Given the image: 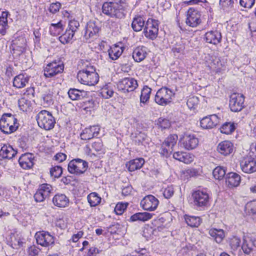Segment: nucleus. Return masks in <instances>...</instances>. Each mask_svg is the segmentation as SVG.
Returning a JSON list of instances; mask_svg holds the SVG:
<instances>
[{"label": "nucleus", "instance_id": "nucleus-57", "mask_svg": "<svg viewBox=\"0 0 256 256\" xmlns=\"http://www.w3.org/2000/svg\"><path fill=\"white\" fill-rule=\"evenodd\" d=\"M255 0H240L241 6L246 8H251L254 4Z\"/></svg>", "mask_w": 256, "mask_h": 256}, {"label": "nucleus", "instance_id": "nucleus-60", "mask_svg": "<svg viewBox=\"0 0 256 256\" xmlns=\"http://www.w3.org/2000/svg\"><path fill=\"white\" fill-rule=\"evenodd\" d=\"M92 147L96 152H101L103 150V144L100 140L94 142Z\"/></svg>", "mask_w": 256, "mask_h": 256}, {"label": "nucleus", "instance_id": "nucleus-53", "mask_svg": "<svg viewBox=\"0 0 256 256\" xmlns=\"http://www.w3.org/2000/svg\"><path fill=\"white\" fill-rule=\"evenodd\" d=\"M80 26V23L78 20H70L68 23V30L75 33L77 31Z\"/></svg>", "mask_w": 256, "mask_h": 256}, {"label": "nucleus", "instance_id": "nucleus-28", "mask_svg": "<svg viewBox=\"0 0 256 256\" xmlns=\"http://www.w3.org/2000/svg\"><path fill=\"white\" fill-rule=\"evenodd\" d=\"M145 25V20L142 16L136 15L134 18L132 27L135 32L142 30Z\"/></svg>", "mask_w": 256, "mask_h": 256}, {"label": "nucleus", "instance_id": "nucleus-58", "mask_svg": "<svg viewBox=\"0 0 256 256\" xmlns=\"http://www.w3.org/2000/svg\"><path fill=\"white\" fill-rule=\"evenodd\" d=\"M60 6L61 4L60 2L52 3L50 5L49 10L50 12L55 14L59 10Z\"/></svg>", "mask_w": 256, "mask_h": 256}, {"label": "nucleus", "instance_id": "nucleus-21", "mask_svg": "<svg viewBox=\"0 0 256 256\" xmlns=\"http://www.w3.org/2000/svg\"><path fill=\"white\" fill-rule=\"evenodd\" d=\"M233 144L230 141L224 140L220 142L217 147L218 151L224 156H228L234 151Z\"/></svg>", "mask_w": 256, "mask_h": 256}, {"label": "nucleus", "instance_id": "nucleus-9", "mask_svg": "<svg viewBox=\"0 0 256 256\" xmlns=\"http://www.w3.org/2000/svg\"><path fill=\"white\" fill-rule=\"evenodd\" d=\"M244 96L243 94L234 92L230 96V108L232 111L238 112L244 108Z\"/></svg>", "mask_w": 256, "mask_h": 256}, {"label": "nucleus", "instance_id": "nucleus-11", "mask_svg": "<svg viewBox=\"0 0 256 256\" xmlns=\"http://www.w3.org/2000/svg\"><path fill=\"white\" fill-rule=\"evenodd\" d=\"M35 237L37 244L44 247L49 246L54 242V237L46 232H37Z\"/></svg>", "mask_w": 256, "mask_h": 256}, {"label": "nucleus", "instance_id": "nucleus-17", "mask_svg": "<svg viewBox=\"0 0 256 256\" xmlns=\"http://www.w3.org/2000/svg\"><path fill=\"white\" fill-rule=\"evenodd\" d=\"M100 127L98 125H94L85 128L80 133L82 140H88L96 137L99 134Z\"/></svg>", "mask_w": 256, "mask_h": 256}, {"label": "nucleus", "instance_id": "nucleus-50", "mask_svg": "<svg viewBox=\"0 0 256 256\" xmlns=\"http://www.w3.org/2000/svg\"><path fill=\"white\" fill-rule=\"evenodd\" d=\"M100 94L104 98H109L112 96L114 91L108 88L107 86H105L101 89Z\"/></svg>", "mask_w": 256, "mask_h": 256}, {"label": "nucleus", "instance_id": "nucleus-2", "mask_svg": "<svg viewBox=\"0 0 256 256\" xmlns=\"http://www.w3.org/2000/svg\"><path fill=\"white\" fill-rule=\"evenodd\" d=\"M18 127V120L11 114H4L0 120V130L4 134H10L15 132Z\"/></svg>", "mask_w": 256, "mask_h": 256}, {"label": "nucleus", "instance_id": "nucleus-23", "mask_svg": "<svg viewBox=\"0 0 256 256\" xmlns=\"http://www.w3.org/2000/svg\"><path fill=\"white\" fill-rule=\"evenodd\" d=\"M69 198L64 194L58 193L52 198V202L58 208H66L69 204Z\"/></svg>", "mask_w": 256, "mask_h": 256}, {"label": "nucleus", "instance_id": "nucleus-31", "mask_svg": "<svg viewBox=\"0 0 256 256\" xmlns=\"http://www.w3.org/2000/svg\"><path fill=\"white\" fill-rule=\"evenodd\" d=\"M208 234L218 244L222 241L225 236L222 229L211 228L209 230Z\"/></svg>", "mask_w": 256, "mask_h": 256}, {"label": "nucleus", "instance_id": "nucleus-47", "mask_svg": "<svg viewBox=\"0 0 256 256\" xmlns=\"http://www.w3.org/2000/svg\"><path fill=\"white\" fill-rule=\"evenodd\" d=\"M42 104L44 107H48L54 103L53 96L52 94H44L42 96Z\"/></svg>", "mask_w": 256, "mask_h": 256}, {"label": "nucleus", "instance_id": "nucleus-7", "mask_svg": "<svg viewBox=\"0 0 256 256\" xmlns=\"http://www.w3.org/2000/svg\"><path fill=\"white\" fill-rule=\"evenodd\" d=\"M180 142L186 150H192L198 146L199 140L194 134L187 132L180 137Z\"/></svg>", "mask_w": 256, "mask_h": 256}, {"label": "nucleus", "instance_id": "nucleus-34", "mask_svg": "<svg viewBox=\"0 0 256 256\" xmlns=\"http://www.w3.org/2000/svg\"><path fill=\"white\" fill-rule=\"evenodd\" d=\"M185 221L191 227H198L202 222L200 217L188 215L185 216Z\"/></svg>", "mask_w": 256, "mask_h": 256}, {"label": "nucleus", "instance_id": "nucleus-59", "mask_svg": "<svg viewBox=\"0 0 256 256\" xmlns=\"http://www.w3.org/2000/svg\"><path fill=\"white\" fill-rule=\"evenodd\" d=\"M182 158H183L182 162L185 164H190L194 160L193 156L190 154L186 153V152L184 154Z\"/></svg>", "mask_w": 256, "mask_h": 256}, {"label": "nucleus", "instance_id": "nucleus-15", "mask_svg": "<svg viewBox=\"0 0 256 256\" xmlns=\"http://www.w3.org/2000/svg\"><path fill=\"white\" fill-rule=\"evenodd\" d=\"M78 80H84V79H94L98 80L99 76L96 72L95 68L93 66H87L86 69H83L78 72L77 74Z\"/></svg>", "mask_w": 256, "mask_h": 256}, {"label": "nucleus", "instance_id": "nucleus-36", "mask_svg": "<svg viewBox=\"0 0 256 256\" xmlns=\"http://www.w3.org/2000/svg\"><path fill=\"white\" fill-rule=\"evenodd\" d=\"M64 30V26L62 20L59 21L58 23L50 24V32L52 34H59Z\"/></svg>", "mask_w": 256, "mask_h": 256}, {"label": "nucleus", "instance_id": "nucleus-37", "mask_svg": "<svg viewBox=\"0 0 256 256\" xmlns=\"http://www.w3.org/2000/svg\"><path fill=\"white\" fill-rule=\"evenodd\" d=\"M84 92V90H80L76 88H70L68 92V94L72 100H76L82 98L84 97L82 93Z\"/></svg>", "mask_w": 256, "mask_h": 256}, {"label": "nucleus", "instance_id": "nucleus-46", "mask_svg": "<svg viewBox=\"0 0 256 256\" xmlns=\"http://www.w3.org/2000/svg\"><path fill=\"white\" fill-rule=\"evenodd\" d=\"M156 232V230L153 229L151 226L145 227L142 232V236L146 238V240H148L152 238Z\"/></svg>", "mask_w": 256, "mask_h": 256}, {"label": "nucleus", "instance_id": "nucleus-44", "mask_svg": "<svg viewBox=\"0 0 256 256\" xmlns=\"http://www.w3.org/2000/svg\"><path fill=\"white\" fill-rule=\"evenodd\" d=\"M199 103V99L198 96H190L187 100V106L190 110H194Z\"/></svg>", "mask_w": 256, "mask_h": 256}, {"label": "nucleus", "instance_id": "nucleus-26", "mask_svg": "<svg viewBox=\"0 0 256 256\" xmlns=\"http://www.w3.org/2000/svg\"><path fill=\"white\" fill-rule=\"evenodd\" d=\"M17 152L10 145H4L0 150V157L10 159L15 156Z\"/></svg>", "mask_w": 256, "mask_h": 256}, {"label": "nucleus", "instance_id": "nucleus-63", "mask_svg": "<svg viewBox=\"0 0 256 256\" xmlns=\"http://www.w3.org/2000/svg\"><path fill=\"white\" fill-rule=\"evenodd\" d=\"M28 252L30 256H36L38 254L39 250L35 246H31L28 248Z\"/></svg>", "mask_w": 256, "mask_h": 256}, {"label": "nucleus", "instance_id": "nucleus-5", "mask_svg": "<svg viewBox=\"0 0 256 256\" xmlns=\"http://www.w3.org/2000/svg\"><path fill=\"white\" fill-rule=\"evenodd\" d=\"M192 198L194 206L198 208H204L208 204L210 194L206 190L194 191Z\"/></svg>", "mask_w": 256, "mask_h": 256}, {"label": "nucleus", "instance_id": "nucleus-13", "mask_svg": "<svg viewBox=\"0 0 256 256\" xmlns=\"http://www.w3.org/2000/svg\"><path fill=\"white\" fill-rule=\"evenodd\" d=\"M201 14L196 10L190 8L187 12L186 24L191 27H196L201 22Z\"/></svg>", "mask_w": 256, "mask_h": 256}, {"label": "nucleus", "instance_id": "nucleus-38", "mask_svg": "<svg viewBox=\"0 0 256 256\" xmlns=\"http://www.w3.org/2000/svg\"><path fill=\"white\" fill-rule=\"evenodd\" d=\"M18 106L23 112H28L31 110L32 104L30 100L24 98H22L18 102Z\"/></svg>", "mask_w": 256, "mask_h": 256}, {"label": "nucleus", "instance_id": "nucleus-43", "mask_svg": "<svg viewBox=\"0 0 256 256\" xmlns=\"http://www.w3.org/2000/svg\"><path fill=\"white\" fill-rule=\"evenodd\" d=\"M214 177L218 180H222L226 175V170L222 166H217L213 170Z\"/></svg>", "mask_w": 256, "mask_h": 256}, {"label": "nucleus", "instance_id": "nucleus-61", "mask_svg": "<svg viewBox=\"0 0 256 256\" xmlns=\"http://www.w3.org/2000/svg\"><path fill=\"white\" fill-rule=\"evenodd\" d=\"M95 102L92 99L86 100L84 102V109L86 110L88 108H94L95 106Z\"/></svg>", "mask_w": 256, "mask_h": 256}, {"label": "nucleus", "instance_id": "nucleus-10", "mask_svg": "<svg viewBox=\"0 0 256 256\" xmlns=\"http://www.w3.org/2000/svg\"><path fill=\"white\" fill-rule=\"evenodd\" d=\"M158 20L152 18H148L146 24L144 28V33L146 37L154 40L158 36Z\"/></svg>", "mask_w": 256, "mask_h": 256}, {"label": "nucleus", "instance_id": "nucleus-14", "mask_svg": "<svg viewBox=\"0 0 256 256\" xmlns=\"http://www.w3.org/2000/svg\"><path fill=\"white\" fill-rule=\"evenodd\" d=\"M52 190V186L48 184H44L40 186V188L34 195L36 202H42L48 198Z\"/></svg>", "mask_w": 256, "mask_h": 256}, {"label": "nucleus", "instance_id": "nucleus-18", "mask_svg": "<svg viewBox=\"0 0 256 256\" xmlns=\"http://www.w3.org/2000/svg\"><path fill=\"white\" fill-rule=\"evenodd\" d=\"M219 122V118L216 114L206 116L200 120V126L204 129H210L214 128Z\"/></svg>", "mask_w": 256, "mask_h": 256}, {"label": "nucleus", "instance_id": "nucleus-33", "mask_svg": "<svg viewBox=\"0 0 256 256\" xmlns=\"http://www.w3.org/2000/svg\"><path fill=\"white\" fill-rule=\"evenodd\" d=\"M110 58L112 60L118 59L123 52V48L115 45L108 50Z\"/></svg>", "mask_w": 256, "mask_h": 256}, {"label": "nucleus", "instance_id": "nucleus-6", "mask_svg": "<svg viewBox=\"0 0 256 256\" xmlns=\"http://www.w3.org/2000/svg\"><path fill=\"white\" fill-rule=\"evenodd\" d=\"M173 92L167 88H162L156 92L154 100L159 105L166 106L171 102Z\"/></svg>", "mask_w": 256, "mask_h": 256}, {"label": "nucleus", "instance_id": "nucleus-52", "mask_svg": "<svg viewBox=\"0 0 256 256\" xmlns=\"http://www.w3.org/2000/svg\"><path fill=\"white\" fill-rule=\"evenodd\" d=\"M159 128L162 130L168 128L170 126V122L169 120L165 118H160L158 124Z\"/></svg>", "mask_w": 256, "mask_h": 256}, {"label": "nucleus", "instance_id": "nucleus-35", "mask_svg": "<svg viewBox=\"0 0 256 256\" xmlns=\"http://www.w3.org/2000/svg\"><path fill=\"white\" fill-rule=\"evenodd\" d=\"M236 126L234 122H226L221 126L220 130L221 132L226 134H231L236 129Z\"/></svg>", "mask_w": 256, "mask_h": 256}, {"label": "nucleus", "instance_id": "nucleus-49", "mask_svg": "<svg viewBox=\"0 0 256 256\" xmlns=\"http://www.w3.org/2000/svg\"><path fill=\"white\" fill-rule=\"evenodd\" d=\"M245 208L250 214H256V200H253L248 202Z\"/></svg>", "mask_w": 256, "mask_h": 256}, {"label": "nucleus", "instance_id": "nucleus-62", "mask_svg": "<svg viewBox=\"0 0 256 256\" xmlns=\"http://www.w3.org/2000/svg\"><path fill=\"white\" fill-rule=\"evenodd\" d=\"M7 16V12H3L2 16H0V26H8Z\"/></svg>", "mask_w": 256, "mask_h": 256}, {"label": "nucleus", "instance_id": "nucleus-25", "mask_svg": "<svg viewBox=\"0 0 256 256\" xmlns=\"http://www.w3.org/2000/svg\"><path fill=\"white\" fill-rule=\"evenodd\" d=\"M137 81H119L118 86L124 92H132L138 86Z\"/></svg>", "mask_w": 256, "mask_h": 256}, {"label": "nucleus", "instance_id": "nucleus-22", "mask_svg": "<svg viewBox=\"0 0 256 256\" xmlns=\"http://www.w3.org/2000/svg\"><path fill=\"white\" fill-rule=\"evenodd\" d=\"M99 30V27L96 24V22H88L86 26L84 34V38L86 40H88L96 36Z\"/></svg>", "mask_w": 256, "mask_h": 256}, {"label": "nucleus", "instance_id": "nucleus-41", "mask_svg": "<svg viewBox=\"0 0 256 256\" xmlns=\"http://www.w3.org/2000/svg\"><path fill=\"white\" fill-rule=\"evenodd\" d=\"M88 202L91 206L98 205L101 202V198L96 192H92L88 196Z\"/></svg>", "mask_w": 256, "mask_h": 256}, {"label": "nucleus", "instance_id": "nucleus-16", "mask_svg": "<svg viewBox=\"0 0 256 256\" xmlns=\"http://www.w3.org/2000/svg\"><path fill=\"white\" fill-rule=\"evenodd\" d=\"M158 200L152 195L145 196L141 201L140 205L143 209L148 211L154 210L158 204Z\"/></svg>", "mask_w": 256, "mask_h": 256}, {"label": "nucleus", "instance_id": "nucleus-30", "mask_svg": "<svg viewBox=\"0 0 256 256\" xmlns=\"http://www.w3.org/2000/svg\"><path fill=\"white\" fill-rule=\"evenodd\" d=\"M147 54L145 47H138L132 52V58L134 61L140 62L143 60Z\"/></svg>", "mask_w": 256, "mask_h": 256}, {"label": "nucleus", "instance_id": "nucleus-55", "mask_svg": "<svg viewBox=\"0 0 256 256\" xmlns=\"http://www.w3.org/2000/svg\"><path fill=\"white\" fill-rule=\"evenodd\" d=\"M174 193V190L172 186H168L164 188L163 192V195L166 198H171Z\"/></svg>", "mask_w": 256, "mask_h": 256}, {"label": "nucleus", "instance_id": "nucleus-1", "mask_svg": "<svg viewBox=\"0 0 256 256\" xmlns=\"http://www.w3.org/2000/svg\"><path fill=\"white\" fill-rule=\"evenodd\" d=\"M102 12L112 18H124L126 14L125 6L116 2H106L102 6Z\"/></svg>", "mask_w": 256, "mask_h": 256}, {"label": "nucleus", "instance_id": "nucleus-27", "mask_svg": "<svg viewBox=\"0 0 256 256\" xmlns=\"http://www.w3.org/2000/svg\"><path fill=\"white\" fill-rule=\"evenodd\" d=\"M240 181V176L235 172L228 174L226 182L229 187H236L239 185Z\"/></svg>", "mask_w": 256, "mask_h": 256}, {"label": "nucleus", "instance_id": "nucleus-42", "mask_svg": "<svg viewBox=\"0 0 256 256\" xmlns=\"http://www.w3.org/2000/svg\"><path fill=\"white\" fill-rule=\"evenodd\" d=\"M74 33L66 29L64 34L59 38L60 42L63 44H68L70 42L74 37Z\"/></svg>", "mask_w": 256, "mask_h": 256}, {"label": "nucleus", "instance_id": "nucleus-19", "mask_svg": "<svg viewBox=\"0 0 256 256\" xmlns=\"http://www.w3.org/2000/svg\"><path fill=\"white\" fill-rule=\"evenodd\" d=\"M242 170L246 173H252L256 172V161L252 158H247L240 162Z\"/></svg>", "mask_w": 256, "mask_h": 256}, {"label": "nucleus", "instance_id": "nucleus-24", "mask_svg": "<svg viewBox=\"0 0 256 256\" xmlns=\"http://www.w3.org/2000/svg\"><path fill=\"white\" fill-rule=\"evenodd\" d=\"M34 158L30 154H22L18 159L20 165L24 169L31 168L34 165Z\"/></svg>", "mask_w": 256, "mask_h": 256}, {"label": "nucleus", "instance_id": "nucleus-3", "mask_svg": "<svg viewBox=\"0 0 256 256\" xmlns=\"http://www.w3.org/2000/svg\"><path fill=\"white\" fill-rule=\"evenodd\" d=\"M36 119L38 126L46 130L53 128L56 124L55 119L52 114L46 110L40 112Z\"/></svg>", "mask_w": 256, "mask_h": 256}, {"label": "nucleus", "instance_id": "nucleus-20", "mask_svg": "<svg viewBox=\"0 0 256 256\" xmlns=\"http://www.w3.org/2000/svg\"><path fill=\"white\" fill-rule=\"evenodd\" d=\"M204 39L206 42L216 45L221 42V33L216 30L208 32L205 34Z\"/></svg>", "mask_w": 256, "mask_h": 256}, {"label": "nucleus", "instance_id": "nucleus-45", "mask_svg": "<svg viewBox=\"0 0 256 256\" xmlns=\"http://www.w3.org/2000/svg\"><path fill=\"white\" fill-rule=\"evenodd\" d=\"M252 244H251L248 240L243 238L242 244V249L244 252L246 254H250L253 250Z\"/></svg>", "mask_w": 256, "mask_h": 256}, {"label": "nucleus", "instance_id": "nucleus-40", "mask_svg": "<svg viewBox=\"0 0 256 256\" xmlns=\"http://www.w3.org/2000/svg\"><path fill=\"white\" fill-rule=\"evenodd\" d=\"M151 90V88L148 86H145L143 88L140 98L141 104H145L148 100ZM141 106H142V104H141Z\"/></svg>", "mask_w": 256, "mask_h": 256}, {"label": "nucleus", "instance_id": "nucleus-29", "mask_svg": "<svg viewBox=\"0 0 256 256\" xmlns=\"http://www.w3.org/2000/svg\"><path fill=\"white\" fill-rule=\"evenodd\" d=\"M144 163V160L142 158H138L130 160L126 164V166L130 172H133L140 169Z\"/></svg>", "mask_w": 256, "mask_h": 256}, {"label": "nucleus", "instance_id": "nucleus-4", "mask_svg": "<svg viewBox=\"0 0 256 256\" xmlns=\"http://www.w3.org/2000/svg\"><path fill=\"white\" fill-rule=\"evenodd\" d=\"M88 168V162L80 158L70 160L68 164V171L72 174L80 175L85 172Z\"/></svg>", "mask_w": 256, "mask_h": 256}, {"label": "nucleus", "instance_id": "nucleus-39", "mask_svg": "<svg viewBox=\"0 0 256 256\" xmlns=\"http://www.w3.org/2000/svg\"><path fill=\"white\" fill-rule=\"evenodd\" d=\"M134 141L138 145H145L148 144V138L147 136L144 132H139L136 134Z\"/></svg>", "mask_w": 256, "mask_h": 256}, {"label": "nucleus", "instance_id": "nucleus-32", "mask_svg": "<svg viewBox=\"0 0 256 256\" xmlns=\"http://www.w3.org/2000/svg\"><path fill=\"white\" fill-rule=\"evenodd\" d=\"M153 215V214L146 212H137L130 216V220L132 222H136L138 220L146 222L151 219Z\"/></svg>", "mask_w": 256, "mask_h": 256}, {"label": "nucleus", "instance_id": "nucleus-48", "mask_svg": "<svg viewBox=\"0 0 256 256\" xmlns=\"http://www.w3.org/2000/svg\"><path fill=\"white\" fill-rule=\"evenodd\" d=\"M62 173V168L60 166H54L50 168V174L54 178L60 177Z\"/></svg>", "mask_w": 256, "mask_h": 256}, {"label": "nucleus", "instance_id": "nucleus-8", "mask_svg": "<svg viewBox=\"0 0 256 256\" xmlns=\"http://www.w3.org/2000/svg\"><path fill=\"white\" fill-rule=\"evenodd\" d=\"M178 138L176 134L168 136L162 144L160 154L166 157L169 156L173 150V148L176 145Z\"/></svg>", "mask_w": 256, "mask_h": 256}, {"label": "nucleus", "instance_id": "nucleus-64", "mask_svg": "<svg viewBox=\"0 0 256 256\" xmlns=\"http://www.w3.org/2000/svg\"><path fill=\"white\" fill-rule=\"evenodd\" d=\"M55 160L59 162H62L66 158V156L64 153H58L54 156Z\"/></svg>", "mask_w": 256, "mask_h": 256}, {"label": "nucleus", "instance_id": "nucleus-12", "mask_svg": "<svg viewBox=\"0 0 256 256\" xmlns=\"http://www.w3.org/2000/svg\"><path fill=\"white\" fill-rule=\"evenodd\" d=\"M64 64L60 62L54 61L48 64L45 68L44 75L46 78L54 76L62 72L64 70Z\"/></svg>", "mask_w": 256, "mask_h": 256}, {"label": "nucleus", "instance_id": "nucleus-54", "mask_svg": "<svg viewBox=\"0 0 256 256\" xmlns=\"http://www.w3.org/2000/svg\"><path fill=\"white\" fill-rule=\"evenodd\" d=\"M234 4V0H220V5L223 10L231 8Z\"/></svg>", "mask_w": 256, "mask_h": 256}, {"label": "nucleus", "instance_id": "nucleus-56", "mask_svg": "<svg viewBox=\"0 0 256 256\" xmlns=\"http://www.w3.org/2000/svg\"><path fill=\"white\" fill-rule=\"evenodd\" d=\"M240 242V240L236 236L233 237L230 240V246L232 250H236L239 246Z\"/></svg>", "mask_w": 256, "mask_h": 256}, {"label": "nucleus", "instance_id": "nucleus-51", "mask_svg": "<svg viewBox=\"0 0 256 256\" xmlns=\"http://www.w3.org/2000/svg\"><path fill=\"white\" fill-rule=\"evenodd\" d=\"M128 206L127 203L120 202L116 204L114 208V212L118 215L122 214L126 210Z\"/></svg>", "mask_w": 256, "mask_h": 256}]
</instances>
